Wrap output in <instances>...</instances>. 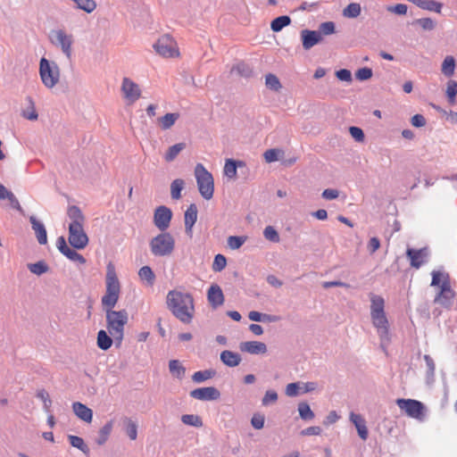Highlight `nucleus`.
<instances>
[{"label":"nucleus","mask_w":457,"mask_h":457,"mask_svg":"<svg viewBox=\"0 0 457 457\" xmlns=\"http://www.w3.org/2000/svg\"><path fill=\"white\" fill-rule=\"evenodd\" d=\"M338 191L337 189H330V188H328V189H325L323 192H322V197L327 199V200H333V199H336L338 197Z\"/></svg>","instance_id":"774afa93"},{"label":"nucleus","mask_w":457,"mask_h":457,"mask_svg":"<svg viewBox=\"0 0 457 457\" xmlns=\"http://www.w3.org/2000/svg\"><path fill=\"white\" fill-rule=\"evenodd\" d=\"M181 420L184 424L200 428L203 426L202 419L198 415L185 414L181 417Z\"/></svg>","instance_id":"c9c22d12"},{"label":"nucleus","mask_w":457,"mask_h":457,"mask_svg":"<svg viewBox=\"0 0 457 457\" xmlns=\"http://www.w3.org/2000/svg\"><path fill=\"white\" fill-rule=\"evenodd\" d=\"M184 187V180L177 179L172 181L170 185V195L173 199H179L181 197V191Z\"/></svg>","instance_id":"473e14b6"},{"label":"nucleus","mask_w":457,"mask_h":457,"mask_svg":"<svg viewBox=\"0 0 457 457\" xmlns=\"http://www.w3.org/2000/svg\"><path fill=\"white\" fill-rule=\"evenodd\" d=\"M68 259H70L72 262H77L80 264L86 263V259L78 252H76L74 249H71V247L64 253V254Z\"/></svg>","instance_id":"a18cd8bd"},{"label":"nucleus","mask_w":457,"mask_h":457,"mask_svg":"<svg viewBox=\"0 0 457 457\" xmlns=\"http://www.w3.org/2000/svg\"><path fill=\"white\" fill-rule=\"evenodd\" d=\"M246 239V237L230 236L228 237V245L229 248L236 250L240 248Z\"/></svg>","instance_id":"79ce46f5"},{"label":"nucleus","mask_w":457,"mask_h":457,"mask_svg":"<svg viewBox=\"0 0 457 457\" xmlns=\"http://www.w3.org/2000/svg\"><path fill=\"white\" fill-rule=\"evenodd\" d=\"M349 132L357 142H362L364 140V133L361 129L353 126L350 127Z\"/></svg>","instance_id":"6e6d98bb"},{"label":"nucleus","mask_w":457,"mask_h":457,"mask_svg":"<svg viewBox=\"0 0 457 457\" xmlns=\"http://www.w3.org/2000/svg\"><path fill=\"white\" fill-rule=\"evenodd\" d=\"M197 220V207L195 204H191L185 212V228L186 232L192 235V228Z\"/></svg>","instance_id":"aec40b11"},{"label":"nucleus","mask_w":457,"mask_h":457,"mask_svg":"<svg viewBox=\"0 0 457 457\" xmlns=\"http://www.w3.org/2000/svg\"><path fill=\"white\" fill-rule=\"evenodd\" d=\"M195 176L201 195L206 200L212 199L214 192L212 175L202 163H197L195 168Z\"/></svg>","instance_id":"423d86ee"},{"label":"nucleus","mask_w":457,"mask_h":457,"mask_svg":"<svg viewBox=\"0 0 457 457\" xmlns=\"http://www.w3.org/2000/svg\"><path fill=\"white\" fill-rule=\"evenodd\" d=\"M301 38L303 42V47L305 50L311 49L315 45L322 41L320 33L316 30L303 29L301 31Z\"/></svg>","instance_id":"2eb2a0df"},{"label":"nucleus","mask_w":457,"mask_h":457,"mask_svg":"<svg viewBox=\"0 0 457 457\" xmlns=\"http://www.w3.org/2000/svg\"><path fill=\"white\" fill-rule=\"evenodd\" d=\"M227 265V260L226 257L222 254H217L214 257V261L212 263V270L216 272L221 271L225 269Z\"/></svg>","instance_id":"c03bdc74"},{"label":"nucleus","mask_w":457,"mask_h":457,"mask_svg":"<svg viewBox=\"0 0 457 457\" xmlns=\"http://www.w3.org/2000/svg\"><path fill=\"white\" fill-rule=\"evenodd\" d=\"M67 214L69 219L71 220L70 224H80L84 225L85 216L83 215L81 210L76 206L71 205L68 208Z\"/></svg>","instance_id":"393cba45"},{"label":"nucleus","mask_w":457,"mask_h":457,"mask_svg":"<svg viewBox=\"0 0 457 457\" xmlns=\"http://www.w3.org/2000/svg\"><path fill=\"white\" fill-rule=\"evenodd\" d=\"M407 10H408L407 5L403 4H398L396 5L387 7L388 12H394V13H396L399 15L406 14Z\"/></svg>","instance_id":"4d7b16f0"},{"label":"nucleus","mask_w":457,"mask_h":457,"mask_svg":"<svg viewBox=\"0 0 457 457\" xmlns=\"http://www.w3.org/2000/svg\"><path fill=\"white\" fill-rule=\"evenodd\" d=\"M112 337L108 336L105 330L97 333V346L104 351L108 350L112 345Z\"/></svg>","instance_id":"a878e982"},{"label":"nucleus","mask_w":457,"mask_h":457,"mask_svg":"<svg viewBox=\"0 0 457 457\" xmlns=\"http://www.w3.org/2000/svg\"><path fill=\"white\" fill-rule=\"evenodd\" d=\"M220 360L228 367H236L241 362V356L237 353L225 350L220 353Z\"/></svg>","instance_id":"5701e85b"},{"label":"nucleus","mask_w":457,"mask_h":457,"mask_svg":"<svg viewBox=\"0 0 457 457\" xmlns=\"http://www.w3.org/2000/svg\"><path fill=\"white\" fill-rule=\"evenodd\" d=\"M291 22L289 16L282 15L274 19L270 23V28L274 32L280 31L283 28L288 26Z\"/></svg>","instance_id":"c85d7f7f"},{"label":"nucleus","mask_w":457,"mask_h":457,"mask_svg":"<svg viewBox=\"0 0 457 457\" xmlns=\"http://www.w3.org/2000/svg\"><path fill=\"white\" fill-rule=\"evenodd\" d=\"M190 396L201 401H212L219 399L220 393L213 386L201 387L191 391Z\"/></svg>","instance_id":"4468645a"},{"label":"nucleus","mask_w":457,"mask_h":457,"mask_svg":"<svg viewBox=\"0 0 457 457\" xmlns=\"http://www.w3.org/2000/svg\"><path fill=\"white\" fill-rule=\"evenodd\" d=\"M423 29L432 30L435 28V22L430 18H422L417 21Z\"/></svg>","instance_id":"bf43d9fd"},{"label":"nucleus","mask_w":457,"mask_h":457,"mask_svg":"<svg viewBox=\"0 0 457 457\" xmlns=\"http://www.w3.org/2000/svg\"><path fill=\"white\" fill-rule=\"evenodd\" d=\"M361 11L360 4L351 3L343 10V15L347 18H356L361 14Z\"/></svg>","instance_id":"2f4dec72"},{"label":"nucleus","mask_w":457,"mask_h":457,"mask_svg":"<svg viewBox=\"0 0 457 457\" xmlns=\"http://www.w3.org/2000/svg\"><path fill=\"white\" fill-rule=\"evenodd\" d=\"M112 429V421L107 422L99 431V438L97 439L98 445H103L108 439L109 435Z\"/></svg>","instance_id":"ea45409f"},{"label":"nucleus","mask_w":457,"mask_h":457,"mask_svg":"<svg viewBox=\"0 0 457 457\" xmlns=\"http://www.w3.org/2000/svg\"><path fill=\"white\" fill-rule=\"evenodd\" d=\"M126 432L131 440H136L137 436V424L131 420H126Z\"/></svg>","instance_id":"09e8293b"},{"label":"nucleus","mask_w":457,"mask_h":457,"mask_svg":"<svg viewBox=\"0 0 457 457\" xmlns=\"http://www.w3.org/2000/svg\"><path fill=\"white\" fill-rule=\"evenodd\" d=\"M457 95V82L449 80L446 87V96L449 102L453 104L455 103V96Z\"/></svg>","instance_id":"a19ab883"},{"label":"nucleus","mask_w":457,"mask_h":457,"mask_svg":"<svg viewBox=\"0 0 457 457\" xmlns=\"http://www.w3.org/2000/svg\"><path fill=\"white\" fill-rule=\"evenodd\" d=\"M224 173L227 177L232 179L237 176V164L236 162L228 159L226 161L225 166H224Z\"/></svg>","instance_id":"49530a36"},{"label":"nucleus","mask_w":457,"mask_h":457,"mask_svg":"<svg viewBox=\"0 0 457 457\" xmlns=\"http://www.w3.org/2000/svg\"><path fill=\"white\" fill-rule=\"evenodd\" d=\"M168 309L181 322L189 324L195 316L193 296L188 293L171 290L166 297Z\"/></svg>","instance_id":"f03ea898"},{"label":"nucleus","mask_w":457,"mask_h":457,"mask_svg":"<svg viewBox=\"0 0 457 457\" xmlns=\"http://www.w3.org/2000/svg\"><path fill=\"white\" fill-rule=\"evenodd\" d=\"M396 404L407 416L421 420L425 415L424 404L417 400L400 398Z\"/></svg>","instance_id":"1a4fd4ad"},{"label":"nucleus","mask_w":457,"mask_h":457,"mask_svg":"<svg viewBox=\"0 0 457 457\" xmlns=\"http://www.w3.org/2000/svg\"><path fill=\"white\" fill-rule=\"evenodd\" d=\"M318 32L320 33L321 36L322 35L328 36V35L333 34L335 32L334 22L326 21V22L321 23L319 27Z\"/></svg>","instance_id":"3c124183"},{"label":"nucleus","mask_w":457,"mask_h":457,"mask_svg":"<svg viewBox=\"0 0 457 457\" xmlns=\"http://www.w3.org/2000/svg\"><path fill=\"white\" fill-rule=\"evenodd\" d=\"M411 125L417 128H420L426 125V119L421 114H415L411 118Z\"/></svg>","instance_id":"e2e57ef3"},{"label":"nucleus","mask_w":457,"mask_h":457,"mask_svg":"<svg viewBox=\"0 0 457 457\" xmlns=\"http://www.w3.org/2000/svg\"><path fill=\"white\" fill-rule=\"evenodd\" d=\"M278 400V395L273 390H268L262 398V404L268 405L271 403H275Z\"/></svg>","instance_id":"13d9d810"},{"label":"nucleus","mask_w":457,"mask_h":457,"mask_svg":"<svg viewBox=\"0 0 457 457\" xmlns=\"http://www.w3.org/2000/svg\"><path fill=\"white\" fill-rule=\"evenodd\" d=\"M77 8L83 10L88 13L92 12L96 8V4L94 0H72Z\"/></svg>","instance_id":"e433bc0d"},{"label":"nucleus","mask_w":457,"mask_h":457,"mask_svg":"<svg viewBox=\"0 0 457 457\" xmlns=\"http://www.w3.org/2000/svg\"><path fill=\"white\" fill-rule=\"evenodd\" d=\"M266 86L273 90H278L281 87V84L277 76L274 74H268L265 79Z\"/></svg>","instance_id":"8fccbe9b"},{"label":"nucleus","mask_w":457,"mask_h":457,"mask_svg":"<svg viewBox=\"0 0 457 457\" xmlns=\"http://www.w3.org/2000/svg\"><path fill=\"white\" fill-rule=\"evenodd\" d=\"M406 254L411 262V266L419 269L426 262L428 253L426 249H408Z\"/></svg>","instance_id":"f3484780"},{"label":"nucleus","mask_w":457,"mask_h":457,"mask_svg":"<svg viewBox=\"0 0 457 457\" xmlns=\"http://www.w3.org/2000/svg\"><path fill=\"white\" fill-rule=\"evenodd\" d=\"M299 384L298 383H290L286 387V394L288 396H295L299 394Z\"/></svg>","instance_id":"0e129e2a"},{"label":"nucleus","mask_w":457,"mask_h":457,"mask_svg":"<svg viewBox=\"0 0 457 457\" xmlns=\"http://www.w3.org/2000/svg\"><path fill=\"white\" fill-rule=\"evenodd\" d=\"M179 113H178V112L166 113L164 116L160 117L157 120V122H158L159 127L162 130H167V129H170L175 124V122L179 120Z\"/></svg>","instance_id":"b1692460"},{"label":"nucleus","mask_w":457,"mask_h":457,"mask_svg":"<svg viewBox=\"0 0 457 457\" xmlns=\"http://www.w3.org/2000/svg\"><path fill=\"white\" fill-rule=\"evenodd\" d=\"M299 415L303 420H310L314 418V413L306 403H300L298 404Z\"/></svg>","instance_id":"4c0bfd02"},{"label":"nucleus","mask_w":457,"mask_h":457,"mask_svg":"<svg viewBox=\"0 0 457 457\" xmlns=\"http://www.w3.org/2000/svg\"><path fill=\"white\" fill-rule=\"evenodd\" d=\"M32 228L36 233L37 241L40 245H45L47 242L46 230L45 226L39 222L34 216L29 218Z\"/></svg>","instance_id":"4be33fe9"},{"label":"nucleus","mask_w":457,"mask_h":457,"mask_svg":"<svg viewBox=\"0 0 457 457\" xmlns=\"http://www.w3.org/2000/svg\"><path fill=\"white\" fill-rule=\"evenodd\" d=\"M350 420L354 424L360 437L362 440H366L368 438L369 432L366 427L365 420L361 417V415L351 412Z\"/></svg>","instance_id":"412c9836"},{"label":"nucleus","mask_w":457,"mask_h":457,"mask_svg":"<svg viewBox=\"0 0 457 457\" xmlns=\"http://www.w3.org/2000/svg\"><path fill=\"white\" fill-rule=\"evenodd\" d=\"M120 90L122 96L128 104H135L142 95L139 85L127 77L122 79Z\"/></svg>","instance_id":"9b49d317"},{"label":"nucleus","mask_w":457,"mask_h":457,"mask_svg":"<svg viewBox=\"0 0 457 457\" xmlns=\"http://www.w3.org/2000/svg\"><path fill=\"white\" fill-rule=\"evenodd\" d=\"M27 100H28L29 105L27 110H24L22 112V116L25 119L29 120H36L37 119L38 115H37V112L35 108V104L30 97H28Z\"/></svg>","instance_id":"58836bf2"},{"label":"nucleus","mask_w":457,"mask_h":457,"mask_svg":"<svg viewBox=\"0 0 457 457\" xmlns=\"http://www.w3.org/2000/svg\"><path fill=\"white\" fill-rule=\"evenodd\" d=\"M431 286L439 287V292L434 299L435 303H438L445 308H450L453 305L455 297V292L452 288L450 275L444 271H432Z\"/></svg>","instance_id":"7ed1b4c3"},{"label":"nucleus","mask_w":457,"mask_h":457,"mask_svg":"<svg viewBox=\"0 0 457 457\" xmlns=\"http://www.w3.org/2000/svg\"><path fill=\"white\" fill-rule=\"evenodd\" d=\"M39 75L42 83L47 88H53L59 82L60 69L56 63L43 57L39 62Z\"/></svg>","instance_id":"0eeeda50"},{"label":"nucleus","mask_w":457,"mask_h":457,"mask_svg":"<svg viewBox=\"0 0 457 457\" xmlns=\"http://www.w3.org/2000/svg\"><path fill=\"white\" fill-rule=\"evenodd\" d=\"M120 286L114 265L109 262L106 267V292L102 298V304L106 312V328L112 338L120 343L123 339L124 327L129 316L126 310L113 311L118 302Z\"/></svg>","instance_id":"f257e3e1"},{"label":"nucleus","mask_w":457,"mask_h":457,"mask_svg":"<svg viewBox=\"0 0 457 457\" xmlns=\"http://www.w3.org/2000/svg\"><path fill=\"white\" fill-rule=\"evenodd\" d=\"M68 438H69L71 445L73 447L79 449L81 452H83L86 454H88L89 448L85 444L84 440L81 437H79L78 436L70 435Z\"/></svg>","instance_id":"72a5a7b5"},{"label":"nucleus","mask_w":457,"mask_h":457,"mask_svg":"<svg viewBox=\"0 0 457 457\" xmlns=\"http://www.w3.org/2000/svg\"><path fill=\"white\" fill-rule=\"evenodd\" d=\"M51 41L54 45H56L61 47L62 53L66 55V57L71 60L72 56V44H73V37L72 35L67 34L62 29H57L53 31Z\"/></svg>","instance_id":"f8f14e48"},{"label":"nucleus","mask_w":457,"mask_h":457,"mask_svg":"<svg viewBox=\"0 0 457 457\" xmlns=\"http://www.w3.org/2000/svg\"><path fill=\"white\" fill-rule=\"evenodd\" d=\"M155 52L164 58H173L179 55L176 41L169 35L162 36L154 44Z\"/></svg>","instance_id":"6e6552de"},{"label":"nucleus","mask_w":457,"mask_h":457,"mask_svg":"<svg viewBox=\"0 0 457 457\" xmlns=\"http://www.w3.org/2000/svg\"><path fill=\"white\" fill-rule=\"evenodd\" d=\"M37 396L40 400H42V402L44 403L45 410L46 411H49L52 402L50 400L48 393L45 389H41V390L37 391Z\"/></svg>","instance_id":"603ef678"},{"label":"nucleus","mask_w":457,"mask_h":457,"mask_svg":"<svg viewBox=\"0 0 457 457\" xmlns=\"http://www.w3.org/2000/svg\"><path fill=\"white\" fill-rule=\"evenodd\" d=\"M215 374L216 372L212 370H201L195 372L192 376V378L195 382L201 383L209 378H212L215 376Z\"/></svg>","instance_id":"f704fd0d"},{"label":"nucleus","mask_w":457,"mask_h":457,"mask_svg":"<svg viewBox=\"0 0 457 457\" xmlns=\"http://www.w3.org/2000/svg\"><path fill=\"white\" fill-rule=\"evenodd\" d=\"M380 247V242L378 237H371L368 243V249L371 253H374Z\"/></svg>","instance_id":"338daca9"},{"label":"nucleus","mask_w":457,"mask_h":457,"mask_svg":"<svg viewBox=\"0 0 457 457\" xmlns=\"http://www.w3.org/2000/svg\"><path fill=\"white\" fill-rule=\"evenodd\" d=\"M138 276L141 280L146 281L149 286H153L155 279V275L149 266L142 267L138 271Z\"/></svg>","instance_id":"7c9ffc66"},{"label":"nucleus","mask_w":457,"mask_h":457,"mask_svg":"<svg viewBox=\"0 0 457 457\" xmlns=\"http://www.w3.org/2000/svg\"><path fill=\"white\" fill-rule=\"evenodd\" d=\"M263 236L267 240L274 243L279 242L280 239L278 231L272 226L264 228Z\"/></svg>","instance_id":"37998d69"},{"label":"nucleus","mask_w":457,"mask_h":457,"mask_svg":"<svg viewBox=\"0 0 457 457\" xmlns=\"http://www.w3.org/2000/svg\"><path fill=\"white\" fill-rule=\"evenodd\" d=\"M442 73L446 77H452L455 71V60L452 55H448L445 58L442 67Z\"/></svg>","instance_id":"bb28decb"},{"label":"nucleus","mask_w":457,"mask_h":457,"mask_svg":"<svg viewBox=\"0 0 457 457\" xmlns=\"http://www.w3.org/2000/svg\"><path fill=\"white\" fill-rule=\"evenodd\" d=\"M355 77L359 80H367L372 77V70L368 67L359 69L355 73Z\"/></svg>","instance_id":"864d4df0"},{"label":"nucleus","mask_w":457,"mask_h":457,"mask_svg":"<svg viewBox=\"0 0 457 457\" xmlns=\"http://www.w3.org/2000/svg\"><path fill=\"white\" fill-rule=\"evenodd\" d=\"M175 244L173 236L169 232L162 231L151 239L149 246L153 255L162 257L172 254Z\"/></svg>","instance_id":"39448f33"},{"label":"nucleus","mask_w":457,"mask_h":457,"mask_svg":"<svg viewBox=\"0 0 457 457\" xmlns=\"http://www.w3.org/2000/svg\"><path fill=\"white\" fill-rule=\"evenodd\" d=\"M207 299L211 306L214 309L223 304L224 295L219 285L212 284L210 287L207 292Z\"/></svg>","instance_id":"dca6fc26"},{"label":"nucleus","mask_w":457,"mask_h":457,"mask_svg":"<svg viewBox=\"0 0 457 457\" xmlns=\"http://www.w3.org/2000/svg\"><path fill=\"white\" fill-rule=\"evenodd\" d=\"M5 199H8L11 206L13 209H15V210H17L19 212H22V208H21L18 199L16 198V196L12 192L9 193L8 196Z\"/></svg>","instance_id":"69168bd1"},{"label":"nucleus","mask_w":457,"mask_h":457,"mask_svg":"<svg viewBox=\"0 0 457 457\" xmlns=\"http://www.w3.org/2000/svg\"><path fill=\"white\" fill-rule=\"evenodd\" d=\"M338 79L342 81L350 82L352 80V74L349 70L342 69L337 71L336 73Z\"/></svg>","instance_id":"052dcab7"},{"label":"nucleus","mask_w":457,"mask_h":457,"mask_svg":"<svg viewBox=\"0 0 457 457\" xmlns=\"http://www.w3.org/2000/svg\"><path fill=\"white\" fill-rule=\"evenodd\" d=\"M278 151L277 149L267 150L263 156L267 162H272L278 160Z\"/></svg>","instance_id":"680f3d73"},{"label":"nucleus","mask_w":457,"mask_h":457,"mask_svg":"<svg viewBox=\"0 0 457 457\" xmlns=\"http://www.w3.org/2000/svg\"><path fill=\"white\" fill-rule=\"evenodd\" d=\"M172 212L170 208L162 205L155 209L154 213V223L161 231H165L170 224Z\"/></svg>","instance_id":"ddd939ff"},{"label":"nucleus","mask_w":457,"mask_h":457,"mask_svg":"<svg viewBox=\"0 0 457 457\" xmlns=\"http://www.w3.org/2000/svg\"><path fill=\"white\" fill-rule=\"evenodd\" d=\"M72 410L79 419L87 423H91L93 420V411L90 408L79 402H75L72 403Z\"/></svg>","instance_id":"6ab92c4d"},{"label":"nucleus","mask_w":457,"mask_h":457,"mask_svg":"<svg viewBox=\"0 0 457 457\" xmlns=\"http://www.w3.org/2000/svg\"><path fill=\"white\" fill-rule=\"evenodd\" d=\"M29 270L37 275H41L47 271L48 267L44 262H37L29 265Z\"/></svg>","instance_id":"de8ad7c7"},{"label":"nucleus","mask_w":457,"mask_h":457,"mask_svg":"<svg viewBox=\"0 0 457 457\" xmlns=\"http://www.w3.org/2000/svg\"><path fill=\"white\" fill-rule=\"evenodd\" d=\"M264 416L262 414H254L251 420L252 426L256 429H261L264 426Z\"/></svg>","instance_id":"5fc2aeb1"},{"label":"nucleus","mask_w":457,"mask_h":457,"mask_svg":"<svg viewBox=\"0 0 457 457\" xmlns=\"http://www.w3.org/2000/svg\"><path fill=\"white\" fill-rule=\"evenodd\" d=\"M69 243L75 249H84L88 245V237L84 230V225L69 224Z\"/></svg>","instance_id":"9d476101"},{"label":"nucleus","mask_w":457,"mask_h":457,"mask_svg":"<svg viewBox=\"0 0 457 457\" xmlns=\"http://www.w3.org/2000/svg\"><path fill=\"white\" fill-rule=\"evenodd\" d=\"M169 370L172 376L179 379H181L185 376L186 369L178 360L170 361Z\"/></svg>","instance_id":"cd10ccee"},{"label":"nucleus","mask_w":457,"mask_h":457,"mask_svg":"<svg viewBox=\"0 0 457 457\" xmlns=\"http://www.w3.org/2000/svg\"><path fill=\"white\" fill-rule=\"evenodd\" d=\"M185 147V143H178L169 147L164 155L165 161L169 162H172Z\"/></svg>","instance_id":"c756f323"},{"label":"nucleus","mask_w":457,"mask_h":457,"mask_svg":"<svg viewBox=\"0 0 457 457\" xmlns=\"http://www.w3.org/2000/svg\"><path fill=\"white\" fill-rule=\"evenodd\" d=\"M370 317L373 326L381 337L388 336V320L385 313V300L382 296L370 294Z\"/></svg>","instance_id":"20e7f679"},{"label":"nucleus","mask_w":457,"mask_h":457,"mask_svg":"<svg viewBox=\"0 0 457 457\" xmlns=\"http://www.w3.org/2000/svg\"><path fill=\"white\" fill-rule=\"evenodd\" d=\"M242 352H246L251 354H264L267 352V346L262 342L247 341L240 344L239 346Z\"/></svg>","instance_id":"a211bd4d"}]
</instances>
